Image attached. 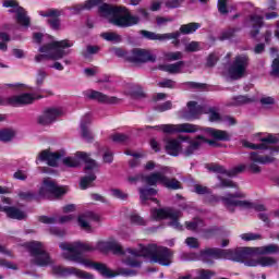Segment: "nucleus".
<instances>
[{
	"label": "nucleus",
	"mask_w": 279,
	"mask_h": 279,
	"mask_svg": "<svg viewBox=\"0 0 279 279\" xmlns=\"http://www.w3.org/2000/svg\"><path fill=\"white\" fill-rule=\"evenodd\" d=\"M76 158H80L82 161L85 162V171H93V169H97V167H99L97 165V161H95V159H92L90 155L85 151H77Z\"/></svg>",
	"instance_id": "nucleus-33"
},
{
	"label": "nucleus",
	"mask_w": 279,
	"mask_h": 279,
	"mask_svg": "<svg viewBox=\"0 0 279 279\" xmlns=\"http://www.w3.org/2000/svg\"><path fill=\"white\" fill-rule=\"evenodd\" d=\"M161 184L166 186V189H170L171 191H178L179 189H182V183H180V181H178L177 179H169L165 174Z\"/></svg>",
	"instance_id": "nucleus-36"
},
{
	"label": "nucleus",
	"mask_w": 279,
	"mask_h": 279,
	"mask_svg": "<svg viewBox=\"0 0 279 279\" xmlns=\"http://www.w3.org/2000/svg\"><path fill=\"white\" fill-rule=\"evenodd\" d=\"M221 228L214 226V227H209L207 229L203 230V239H213V236H215L217 234V232H220Z\"/></svg>",
	"instance_id": "nucleus-45"
},
{
	"label": "nucleus",
	"mask_w": 279,
	"mask_h": 279,
	"mask_svg": "<svg viewBox=\"0 0 279 279\" xmlns=\"http://www.w3.org/2000/svg\"><path fill=\"white\" fill-rule=\"evenodd\" d=\"M31 256L34 258L35 265L39 267H47V265H51V257L49 253L45 250V245L41 242L33 241L27 244Z\"/></svg>",
	"instance_id": "nucleus-9"
},
{
	"label": "nucleus",
	"mask_w": 279,
	"mask_h": 279,
	"mask_svg": "<svg viewBox=\"0 0 279 279\" xmlns=\"http://www.w3.org/2000/svg\"><path fill=\"white\" fill-rule=\"evenodd\" d=\"M62 114H64V111L60 108L53 107L45 109L44 112L37 117V123L44 126L51 125V123H56Z\"/></svg>",
	"instance_id": "nucleus-14"
},
{
	"label": "nucleus",
	"mask_w": 279,
	"mask_h": 279,
	"mask_svg": "<svg viewBox=\"0 0 279 279\" xmlns=\"http://www.w3.org/2000/svg\"><path fill=\"white\" fill-rule=\"evenodd\" d=\"M202 27V24L199 23H189V24H183L180 27L179 34H183V35H189V34H193L195 32H197V29H199Z\"/></svg>",
	"instance_id": "nucleus-35"
},
{
	"label": "nucleus",
	"mask_w": 279,
	"mask_h": 279,
	"mask_svg": "<svg viewBox=\"0 0 279 279\" xmlns=\"http://www.w3.org/2000/svg\"><path fill=\"white\" fill-rule=\"evenodd\" d=\"M204 199L207 204H219L221 202V196L213 194V192L209 190V193L205 195Z\"/></svg>",
	"instance_id": "nucleus-52"
},
{
	"label": "nucleus",
	"mask_w": 279,
	"mask_h": 279,
	"mask_svg": "<svg viewBox=\"0 0 279 279\" xmlns=\"http://www.w3.org/2000/svg\"><path fill=\"white\" fill-rule=\"evenodd\" d=\"M184 3V0H168L166 1V8L169 10H173L175 8H180Z\"/></svg>",
	"instance_id": "nucleus-61"
},
{
	"label": "nucleus",
	"mask_w": 279,
	"mask_h": 279,
	"mask_svg": "<svg viewBox=\"0 0 279 279\" xmlns=\"http://www.w3.org/2000/svg\"><path fill=\"white\" fill-rule=\"evenodd\" d=\"M250 160L252 162L248 165V171H251L252 173H260V168L256 163L271 165V162L276 161V158L270 156H263L256 151H252L250 155Z\"/></svg>",
	"instance_id": "nucleus-18"
},
{
	"label": "nucleus",
	"mask_w": 279,
	"mask_h": 279,
	"mask_svg": "<svg viewBox=\"0 0 279 279\" xmlns=\"http://www.w3.org/2000/svg\"><path fill=\"white\" fill-rule=\"evenodd\" d=\"M186 229L187 230H199V228H204V220L199 219V218H195L190 222H185Z\"/></svg>",
	"instance_id": "nucleus-43"
},
{
	"label": "nucleus",
	"mask_w": 279,
	"mask_h": 279,
	"mask_svg": "<svg viewBox=\"0 0 279 279\" xmlns=\"http://www.w3.org/2000/svg\"><path fill=\"white\" fill-rule=\"evenodd\" d=\"M165 143V149L169 156H180V151L182 153V144H180V141L175 138H166Z\"/></svg>",
	"instance_id": "nucleus-27"
},
{
	"label": "nucleus",
	"mask_w": 279,
	"mask_h": 279,
	"mask_svg": "<svg viewBox=\"0 0 279 279\" xmlns=\"http://www.w3.org/2000/svg\"><path fill=\"white\" fill-rule=\"evenodd\" d=\"M171 171L170 168H163L160 172H153L149 175H144V182L145 184H148V186H156V184H162L165 173H169Z\"/></svg>",
	"instance_id": "nucleus-24"
},
{
	"label": "nucleus",
	"mask_w": 279,
	"mask_h": 279,
	"mask_svg": "<svg viewBox=\"0 0 279 279\" xmlns=\"http://www.w3.org/2000/svg\"><path fill=\"white\" fill-rule=\"evenodd\" d=\"M250 66V57L247 54H238L228 69L231 80H241Z\"/></svg>",
	"instance_id": "nucleus-10"
},
{
	"label": "nucleus",
	"mask_w": 279,
	"mask_h": 279,
	"mask_svg": "<svg viewBox=\"0 0 279 279\" xmlns=\"http://www.w3.org/2000/svg\"><path fill=\"white\" fill-rule=\"evenodd\" d=\"M218 12L220 14H228V0H218Z\"/></svg>",
	"instance_id": "nucleus-62"
},
{
	"label": "nucleus",
	"mask_w": 279,
	"mask_h": 279,
	"mask_svg": "<svg viewBox=\"0 0 279 279\" xmlns=\"http://www.w3.org/2000/svg\"><path fill=\"white\" fill-rule=\"evenodd\" d=\"M245 104H254V98H250L248 96L243 95L235 96L229 106H245Z\"/></svg>",
	"instance_id": "nucleus-40"
},
{
	"label": "nucleus",
	"mask_w": 279,
	"mask_h": 279,
	"mask_svg": "<svg viewBox=\"0 0 279 279\" xmlns=\"http://www.w3.org/2000/svg\"><path fill=\"white\" fill-rule=\"evenodd\" d=\"M260 144H252L247 140H242V145L248 149H270L271 151H279L278 147H271V145L279 143V134H269L260 138Z\"/></svg>",
	"instance_id": "nucleus-13"
},
{
	"label": "nucleus",
	"mask_w": 279,
	"mask_h": 279,
	"mask_svg": "<svg viewBox=\"0 0 279 279\" xmlns=\"http://www.w3.org/2000/svg\"><path fill=\"white\" fill-rule=\"evenodd\" d=\"M101 38H104V40H107L108 43H113V44H119L122 43L123 38L121 37V35L117 34V33H112V32H106V33H101Z\"/></svg>",
	"instance_id": "nucleus-39"
},
{
	"label": "nucleus",
	"mask_w": 279,
	"mask_h": 279,
	"mask_svg": "<svg viewBox=\"0 0 279 279\" xmlns=\"http://www.w3.org/2000/svg\"><path fill=\"white\" fill-rule=\"evenodd\" d=\"M53 274H56L57 276H63V277L76 276V278H80V279H95V276H93L92 274L77 269L75 267L54 266Z\"/></svg>",
	"instance_id": "nucleus-15"
},
{
	"label": "nucleus",
	"mask_w": 279,
	"mask_h": 279,
	"mask_svg": "<svg viewBox=\"0 0 279 279\" xmlns=\"http://www.w3.org/2000/svg\"><path fill=\"white\" fill-rule=\"evenodd\" d=\"M126 252L135 258L143 256L144 258H149L151 263H158L163 267H169L173 263V251L156 244H148L147 246L140 245V250L128 248Z\"/></svg>",
	"instance_id": "nucleus-4"
},
{
	"label": "nucleus",
	"mask_w": 279,
	"mask_h": 279,
	"mask_svg": "<svg viewBox=\"0 0 279 279\" xmlns=\"http://www.w3.org/2000/svg\"><path fill=\"white\" fill-rule=\"evenodd\" d=\"M184 61H179L171 64L160 65V71H166V73H170L171 75H175L178 73H182V68L184 66Z\"/></svg>",
	"instance_id": "nucleus-34"
},
{
	"label": "nucleus",
	"mask_w": 279,
	"mask_h": 279,
	"mask_svg": "<svg viewBox=\"0 0 279 279\" xmlns=\"http://www.w3.org/2000/svg\"><path fill=\"white\" fill-rule=\"evenodd\" d=\"M96 180H97V175H95V173L93 172H90L88 175L81 178L80 186L82 191H86V189H88V185L92 182H95Z\"/></svg>",
	"instance_id": "nucleus-42"
},
{
	"label": "nucleus",
	"mask_w": 279,
	"mask_h": 279,
	"mask_svg": "<svg viewBox=\"0 0 279 279\" xmlns=\"http://www.w3.org/2000/svg\"><path fill=\"white\" fill-rule=\"evenodd\" d=\"M34 95L24 93L21 95H14L11 97L0 96V106H12V108H20L21 106H29L35 101Z\"/></svg>",
	"instance_id": "nucleus-11"
},
{
	"label": "nucleus",
	"mask_w": 279,
	"mask_h": 279,
	"mask_svg": "<svg viewBox=\"0 0 279 279\" xmlns=\"http://www.w3.org/2000/svg\"><path fill=\"white\" fill-rule=\"evenodd\" d=\"M236 32H239V28H228L220 34L219 40H230V38H234Z\"/></svg>",
	"instance_id": "nucleus-46"
},
{
	"label": "nucleus",
	"mask_w": 279,
	"mask_h": 279,
	"mask_svg": "<svg viewBox=\"0 0 279 279\" xmlns=\"http://www.w3.org/2000/svg\"><path fill=\"white\" fill-rule=\"evenodd\" d=\"M131 223H135V226H147V222L143 217L138 216V214H132L131 217Z\"/></svg>",
	"instance_id": "nucleus-55"
},
{
	"label": "nucleus",
	"mask_w": 279,
	"mask_h": 279,
	"mask_svg": "<svg viewBox=\"0 0 279 279\" xmlns=\"http://www.w3.org/2000/svg\"><path fill=\"white\" fill-rule=\"evenodd\" d=\"M258 254H262L263 256L269 255V254H279V245L278 244H268L265 246H260L257 248Z\"/></svg>",
	"instance_id": "nucleus-37"
},
{
	"label": "nucleus",
	"mask_w": 279,
	"mask_h": 279,
	"mask_svg": "<svg viewBox=\"0 0 279 279\" xmlns=\"http://www.w3.org/2000/svg\"><path fill=\"white\" fill-rule=\"evenodd\" d=\"M99 221V216L93 211H86L85 214L81 215L78 217V226L83 228V230H86L87 232H90V223L88 221Z\"/></svg>",
	"instance_id": "nucleus-28"
},
{
	"label": "nucleus",
	"mask_w": 279,
	"mask_h": 279,
	"mask_svg": "<svg viewBox=\"0 0 279 279\" xmlns=\"http://www.w3.org/2000/svg\"><path fill=\"white\" fill-rule=\"evenodd\" d=\"M203 132H205L206 134H209V136H211V138H215V141L228 142L232 138V135L228 133V131H223V130L204 128Z\"/></svg>",
	"instance_id": "nucleus-26"
},
{
	"label": "nucleus",
	"mask_w": 279,
	"mask_h": 279,
	"mask_svg": "<svg viewBox=\"0 0 279 279\" xmlns=\"http://www.w3.org/2000/svg\"><path fill=\"white\" fill-rule=\"evenodd\" d=\"M219 184L218 189H236V183H233L230 179H223L221 175H218Z\"/></svg>",
	"instance_id": "nucleus-44"
},
{
	"label": "nucleus",
	"mask_w": 279,
	"mask_h": 279,
	"mask_svg": "<svg viewBox=\"0 0 279 279\" xmlns=\"http://www.w3.org/2000/svg\"><path fill=\"white\" fill-rule=\"evenodd\" d=\"M16 136V132L12 129H4L0 131V141L2 143H10Z\"/></svg>",
	"instance_id": "nucleus-41"
},
{
	"label": "nucleus",
	"mask_w": 279,
	"mask_h": 279,
	"mask_svg": "<svg viewBox=\"0 0 279 279\" xmlns=\"http://www.w3.org/2000/svg\"><path fill=\"white\" fill-rule=\"evenodd\" d=\"M74 218H75V216H73V215L61 216L59 218L41 216V217H39V221L41 223H47V225H51V223H69V221H72V219H74Z\"/></svg>",
	"instance_id": "nucleus-30"
},
{
	"label": "nucleus",
	"mask_w": 279,
	"mask_h": 279,
	"mask_svg": "<svg viewBox=\"0 0 279 279\" xmlns=\"http://www.w3.org/2000/svg\"><path fill=\"white\" fill-rule=\"evenodd\" d=\"M39 15L47 20L48 25L51 29H60L59 16H62V11L58 9H48L47 11H39Z\"/></svg>",
	"instance_id": "nucleus-20"
},
{
	"label": "nucleus",
	"mask_w": 279,
	"mask_h": 279,
	"mask_svg": "<svg viewBox=\"0 0 279 279\" xmlns=\"http://www.w3.org/2000/svg\"><path fill=\"white\" fill-rule=\"evenodd\" d=\"M95 53H99V46H90L86 47V50L82 51L83 58H89L90 56H95Z\"/></svg>",
	"instance_id": "nucleus-50"
},
{
	"label": "nucleus",
	"mask_w": 279,
	"mask_h": 279,
	"mask_svg": "<svg viewBox=\"0 0 279 279\" xmlns=\"http://www.w3.org/2000/svg\"><path fill=\"white\" fill-rule=\"evenodd\" d=\"M85 97L87 99H94L95 101H98L99 104H118L120 100L119 98L108 95H105L104 93L97 92V90H87L84 92Z\"/></svg>",
	"instance_id": "nucleus-21"
},
{
	"label": "nucleus",
	"mask_w": 279,
	"mask_h": 279,
	"mask_svg": "<svg viewBox=\"0 0 279 279\" xmlns=\"http://www.w3.org/2000/svg\"><path fill=\"white\" fill-rule=\"evenodd\" d=\"M204 141L205 140L203 135L196 136L194 140L189 142L190 145L183 151H181V154H183L185 158H191L195 151H199V148L202 145H204Z\"/></svg>",
	"instance_id": "nucleus-23"
},
{
	"label": "nucleus",
	"mask_w": 279,
	"mask_h": 279,
	"mask_svg": "<svg viewBox=\"0 0 279 279\" xmlns=\"http://www.w3.org/2000/svg\"><path fill=\"white\" fill-rule=\"evenodd\" d=\"M111 195L113 197H116L117 199H122V201H125V199H128V197H130L128 193H125L119 189L111 190Z\"/></svg>",
	"instance_id": "nucleus-54"
},
{
	"label": "nucleus",
	"mask_w": 279,
	"mask_h": 279,
	"mask_svg": "<svg viewBox=\"0 0 279 279\" xmlns=\"http://www.w3.org/2000/svg\"><path fill=\"white\" fill-rule=\"evenodd\" d=\"M146 130H160L163 134H178V133H185V134H195L199 130V128L195 124L191 123H183V124H161L150 126L147 125Z\"/></svg>",
	"instance_id": "nucleus-8"
},
{
	"label": "nucleus",
	"mask_w": 279,
	"mask_h": 279,
	"mask_svg": "<svg viewBox=\"0 0 279 279\" xmlns=\"http://www.w3.org/2000/svg\"><path fill=\"white\" fill-rule=\"evenodd\" d=\"M81 136L86 141V143H93L95 140V136L93 135V132L88 128H85L83 124V129H81Z\"/></svg>",
	"instance_id": "nucleus-49"
},
{
	"label": "nucleus",
	"mask_w": 279,
	"mask_h": 279,
	"mask_svg": "<svg viewBox=\"0 0 279 279\" xmlns=\"http://www.w3.org/2000/svg\"><path fill=\"white\" fill-rule=\"evenodd\" d=\"M250 19L253 27V31H251V36L252 38H256V36L260 34V27L265 25V22L263 21L264 17L260 15L253 14L251 15Z\"/></svg>",
	"instance_id": "nucleus-31"
},
{
	"label": "nucleus",
	"mask_w": 279,
	"mask_h": 279,
	"mask_svg": "<svg viewBox=\"0 0 279 279\" xmlns=\"http://www.w3.org/2000/svg\"><path fill=\"white\" fill-rule=\"evenodd\" d=\"M128 62L132 64H147V62H156V56L151 51L143 48H134L126 54Z\"/></svg>",
	"instance_id": "nucleus-12"
},
{
	"label": "nucleus",
	"mask_w": 279,
	"mask_h": 279,
	"mask_svg": "<svg viewBox=\"0 0 279 279\" xmlns=\"http://www.w3.org/2000/svg\"><path fill=\"white\" fill-rule=\"evenodd\" d=\"M194 193H196L197 195H207L208 193H210V189L204 185L196 184L194 185Z\"/></svg>",
	"instance_id": "nucleus-60"
},
{
	"label": "nucleus",
	"mask_w": 279,
	"mask_h": 279,
	"mask_svg": "<svg viewBox=\"0 0 279 279\" xmlns=\"http://www.w3.org/2000/svg\"><path fill=\"white\" fill-rule=\"evenodd\" d=\"M204 114H209V121L211 123H217V121H221V114L217 112V108L205 106Z\"/></svg>",
	"instance_id": "nucleus-38"
},
{
	"label": "nucleus",
	"mask_w": 279,
	"mask_h": 279,
	"mask_svg": "<svg viewBox=\"0 0 279 279\" xmlns=\"http://www.w3.org/2000/svg\"><path fill=\"white\" fill-rule=\"evenodd\" d=\"M151 216L154 219H171L168 226L174 228V230H183L182 225H180V217H182V211L173 209L171 207L153 209Z\"/></svg>",
	"instance_id": "nucleus-6"
},
{
	"label": "nucleus",
	"mask_w": 279,
	"mask_h": 279,
	"mask_svg": "<svg viewBox=\"0 0 279 279\" xmlns=\"http://www.w3.org/2000/svg\"><path fill=\"white\" fill-rule=\"evenodd\" d=\"M15 20L19 23V25H22L23 27H29L31 19L27 15V11H25L23 7H17L15 9Z\"/></svg>",
	"instance_id": "nucleus-32"
},
{
	"label": "nucleus",
	"mask_w": 279,
	"mask_h": 279,
	"mask_svg": "<svg viewBox=\"0 0 279 279\" xmlns=\"http://www.w3.org/2000/svg\"><path fill=\"white\" fill-rule=\"evenodd\" d=\"M40 195L47 197V195H54V197H60L66 193V187L58 186L56 181L51 179H45L44 185L39 190Z\"/></svg>",
	"instance_id": "nucleus-17"
},
{
	"label": "nucleus",
	"mask_w": 279,
	"mask_h": 279,
	"mask_svg": "<svg viewBox=\"0 0 279 279\" xmlns=\"http://www.w3.org/2000/svg\"><path fill=\"white\" fill-rule=\"evenodd\" d=\"M64 158V153H51L49 150H43L37 160L41 162H47L49 167H58V161Z\"/></svg>",
	"instance_id": "nucleus-22"
},
{
	"label": "nucleus",
	"mask_w": 279,
	"mask_h": 279,
	"mask_svg": "<svg viewBox=\"0 0 279 279\" xmlns=\"http://www.w3.org/2000/svg\"><path fill=\"white\" fill-rule=\"evenodd\" d=\"M271 75L278 76L279 75V57H277L271 64Z\"/></svg>",
	"instance_id": "nucleus-64"
},
{
	"label": "nucleus",
	"mask_w": 279,
	"mask_h": 279,
	"mask_svg": "<svg viewBox=\"0 0 279 279\" xmlns=\"http://www.w3.org/2000/svg\"><path fill=\"white\" fill-rule=\"evenodd\" d=\"M73 47V41L69 39H63L59 41H52L39 48L40 53L35 57V62H43V60H62L64 56H69V51H64V49H69Z\"/></svg>",
	"instance_id": "nucleus-5"
},
{
	"label": "nucleus",
	"mask_w": 279,
	"mask_h": 279,
	"mask_svg": "<svg viewBox=\"0 0 279 279\" xmlns=\"http://www.w3.org/2000/svg\"><path fill=\"white\" fill-rule=\"evenodd\" d=\"M138 191H140L141 204L143 206L147 205L148 199H151V202L158 203V198H154V195H156L158 193V191H156V189H154V187H140Z\"/></svg>",
	"instance_id": "nucleus-29"
},
{
	"label": "nucleus",
	"mask_w": 279,
	"mask_h": 279,
	"mask_svg": "<svg viewBox=\"0 0 279 279\" xmlns=\"http://www.w3.org/2000/svg\"><path fill=\"white\" fill-rule=\"evenodd\" d=\"M100 16L110 19V23L117 27H132L141 23V17L131 15L125 7H117L108 3H102L98 8Z\"/></svg>",
	"instance_id": "nucleus-3"
},
{
	"label": "nucleus",
	"mask_w": 279,
	"mask_h": 279,
	"mask_svg": "<svg viewBox=\"0 0 279 279\" xmlns=\"http://www.w3.org/2000/svg\"><path fill=\"white\" fill-rule=\"evenodd\" d=\"M204 110H206V105L202 106L197 101H189L187 109L182 111V118L186 121L199 119L204 114Z\"/></svg>",
	"instance_id": "nucleus-19"
},
{
	"label": "nucleus",
	"mask_w": 279,
	"mask_h": 279,
	"mask_svg": "<svg viewBox=\"0 0 279 279\" xmlns=\"http://www.w3.org/2000/svg\"><path fill=\"white\" fill-rule=\"evenodd\" d=\"M185 51L187 52H195L199 51V43L197 41H192L185 46Z\"/></svg>",
	"instance_id": "nucleus-63"
},
{
	"label": "nucleus",
	"mask_w": 279,
	"mask_h": 279,
	"mask_svg": "<svg viewBox=\"0 0 279 279\" xmlns=\"http://www.w3.org/2000/svg\"><path fill=\"white\" fill-rule=\"evenodd\" d=\"M245 199V193L235 192L227 193L225 196H221V202L223 206L229 210V213H234V208H252V202L250 201H239Z\"/></svg>",
	"instance_id": "nucleus-7"
},
{
	"label": "nucleus",
	"mask_w": 279,
	"mask_h": 279,
	"mask_svg": "<svg viewBox=\"0 0 279 279\" xmlns=\"http://www.w3.org/2000/svg\"><path fill=\"white\" fill-rule=\"evenodd\" d=\"M241 239L243 241H258V239H263V236L258 233H243Z\"/></svg>",
	"instance_id": "nucleus-58"
},
{
	"label": "nucleus",
	"mask_w": 279,
	"mask_h": 279,
	"mask_svg": "<svg viewBox=\"0 0 279 279\" xmlns=\"http://www.w3.org/2000/svg\"><path fill=\"white\" fill-rule=\"evenodd\" d=\"M130 184H136L137 182H145V174L138 173L128 178Z\"/></svg>",
	"instance_id": "nucleus-59"
},
{
	"label": "nucleus",
	"mask_w": 279,
	"mask_h": 279,
	"mask_svg": "<svg viewBox=\"0 0 279 279\" xmlns=\"http://www.w3.org/2000/svg\"><path fill=\"white\" fill-rule=\"evenodd\" d=\"M63 165L65 167L76 168V167H80V160L73 157H66L63 159Z\"/></svg>",
	"instance_id": "nucleus-57"
},
{
	"label": "nucleus",
	"mask_w": 279,
	"mask_h": 279,
	"mask_svg": "<svg viewBox=\"0 0 279 279\" xmlns=\"http://www.w3.org/2000/svg\"><path fill=\"white\" fill-rule=\"evenodd\" d=\"M198 259L206 265H214L215 260H232L233 263H243L245 267H272L277 260L274 257L262 256L254 257V250L252 247L238 248H218L207 247L199 252Z\"/></svg>",
	"instance_id": "nucleus-2"
},
{
	"label": "nucleus",
	"mask_w": 279,
	"mask_h": 279,
	"mask_svg": "<svg viewBox=\"0 0 279 279\" xmlns=\"http://www.w3.org/2000/svg\"><path fill=\"white\" fill-rule=\"evenodd\" d=\"M59 247L64 251L62 254L65 260H71L72 263H80L85 267H93L97 272L102 275L104 278H117V276H124L125 278L130 276H136V270L128 269V268H118L116 272H113L106 264L90 262V259H84L82 254L86 252H95L99 250V252H113V254H130L128 251H123V247L119 242L111 240L107 242H98L96 246H93L90 243H82V242H62L59 244Z\"/></svg>",
	"instance_id": "nucleus-1"
},
{
	"label": "nucleus",
	"mask_w": 279,
	"mask_h": 279,
	"mask_svg": "<svg viewBox=\"0 0 279 279\" xmlns=\"http://www.w3.org/2000/svg\"><path fill=\"white\" fill-rule=\"evenodd\" d=\"M0 213H5L9 219H17V221H23V219L27 217V215L23 210L12 206L3 207L0 205Z\"/></svg>",
	"instance_id": "nucleus-25"
},
{
	"label": "nucleus",
	"mask_w": 279,
	"mask_h": 279,
	"mask_svg": "<svg viewBox=\"0 0 279 279\" xmlns=\"http://www.w3.org/2000/svg\"><path fill=\"white\" fill-rule=\"evenodd\" d=\"M207 169L208 171H211V173H222L223 175H228V170L219 163H211Z\"/></svg>",
	"instance_id": "nucleus-48"
},
{
	"label": "nucleus",
	"mask_w": 279,
	"mask_h": 279,
	"mask_svg": "<svg viewBox=\"0 0 279 279\" xmlns=\"http://www.w3.org/2000/svg\"><path fill=\"white\" fill-rule=\"evenodd\" d=\"M110 138L113 143H125L130 137L123 133H116Z\"/></svg>",
	"instance_id": "nucleus-56"
},
{
	"label": "nucleus",
	"mask_w": 279,
	"mask_h": 279,
	"mask_svg": "<svg viewBox=\"0 0 279 279\" xmlns=\"http://www.w3.org/2000/svg\"><path fill=\"white\" fill-rule=\"evenodd\" d=\"M141 36L146 38V40H159L160 43H165L166 40H175L173 45H180V32L174 33H166V34H157L149 31H141Z\"/></svg>",
	"instance_id": "nucleus-16"
},
{
	"label": "nucleus",
	"mask_w": 279,
	"mask_h": 279,
	"mask_svg": "<svg viewBox=\"0 0 279 279\" xmlns=\"http://www.w3.org/2000/svg\"><path fill=\"white\" fill-rule=\"evenodd\" d=\"M166 58L169 60V62H175V60H182V58H184V53L180 51L168 52L166 53Z\"/></svg>",
	"instance_id": "nucleus-53"
},
{
	"label": "nucleus",
	"mask_w": 279,
	"mask_h": 279,
	"mask_svg": "<svg viewBox=\"0 0 279 279\" xmlns=\"http://www.w3.org/2000/svg\"><path fill=\"white\" fill-rule=\"evenodd\" d=\"M47 77V72L43 69L38 70L37 77H36V92L40 93V85L44 84L45 78Z\"/></svg>",
	"instance_id": "nucleus-47"
},
{
	"label": "nucleus",
	"mask_w": 279,
	"mask_h": 279,
	"mask_svg": "<svg viewBox=\"0 0 279 279\" xmlns=\"http://www.w3.org/2000/svg\"><path fill=\"white\" fill-rule=\"evenodd\" d=\"M217 62H219V54L211 52L208 57H207V62H206V66L208 69H213V66H215L217 64Z\"/></svg>",
	"instance_id": "nucleus-51"
}]
</instances>
